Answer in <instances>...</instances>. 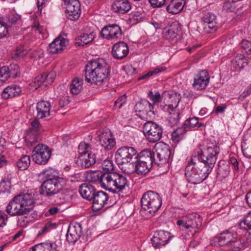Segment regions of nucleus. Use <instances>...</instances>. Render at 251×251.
I'll return each instance as SVG.
<instances>
[{
  "label": "nucleus",
  "instance_id": "obj_19",
  "mask_svg": "<svg viewBox=\"0 0 251 251\" xmlns=\"http://www.w3.org/2000/svg\"><path fill=\"white\" fill-rule=\"evenodd\" d=\"M171 238L170 233L160 230L155 232L151 239V243L154 248H159L166 245Z\"/></svg>",
  "mask_w": 251,
  "mask_h": 251
},
{
  "label": "nucleus",
  "instance_id": "obj_48",
  "mask_svg": "<svg viewBox=\"0 0 251 251\" xmlns=\"http://www.w3.org/2000/svg\"><path fill=\"white\" fill-rule=\"evenodd\" d=\"M41 174L47 177V179H58L60 178L57 176V172L51 168L44 170Z\"/></svg>",
  "mask_w": 251,
  "mask_h": 251
},
{
  "label": "nucleus",
  "instance_id": "obj_7",
  "mask_svg": "<svg viewBox=\"0 0 251 251\" xmlns=\"http://www.w3.org/2000/svg\"><path fill=\"white\" fill-rule=\"evenodd\" d=\"M51 151L49 148L43 144H38L32 151L33 160L40 165L46 164L50 159Z\"/></svg>",
  "mask_w": 251,
  "mask_h": 251
},
{
  "label": "nucleus",
  "instance_id": "obj_9",
  "mask_svg": "<svg viewBox=\"0 0 251 251\" xmlns=\"http://www.w3.org/2000/svg\"><path fill=\"white\" fill-rule=\"evenodd\" d=\"M148 96L152 101L154 105L162 101L164 102L166 101L167 102L176 104V106L180 100L179 94H177L176 93L171 94L168 92H164L160 95L158 92L153 94V92L151 91L148 93Z\"/></svg>",
  "mask_w": 251,
  "mask_h": 251
},
{
  "label": "nucleus",
  "instance_id": "obj_62",
  "mask_svg": "<svg viewBox=\"0 0 251 251\" xmlns=\"http://www.w3.org/2000/svg\"><path fill=\"white\" fill-rule=\"evenodd\" d=\"M8 216L4 213H0V227H3L6 225Z\"/></svg>",
  "mask_w": 251,
  "mask_h": 251
},
{
  "label": "nucleus",
  "instance_id": "obj_50",
  "mask_svg": "<svg viewBox=\"0 0 251 251\" xmlns=\"http://www.w3.org/2000/svg\"><path fill=\"white\" fill-rule=\"evenodd\" d=\"M234 251H239L242 249L244 245L239 239H237V235L236 236V239L233 240L232 243L229 246Z\"/></svg>",
  "mask_w": 251,
  "mask_h": 251
},
{
  "label": "nucleus",
  "instance_id": "obj_21",
  "mask_svg": "<svg viewBox=\"0 0 251 251\" xmlns=\"http://www.w3.org/2000/svg\"><path fill=\"white\" fill-rule=\"evenodd\" d=\"M203 26L205 32H211V30H216L217 21L215 15L211 13H207L202 17Z\"/></svg>",
  "mask_w": 251,
  "mask_h": 251
},
{
  "label": "nucleus",
  "instance_id": "obj_34",
  "mask_svg": "<svg viewBox=\"0 0 251 251\" xmlns=\"http://www.w3.org/2000/svg\"><path fill=\"white\" fill-rule=\"evenodd\" d=\"M199 119L196 117L190 118L187 119L184 123L183 131L184 132H186L187 131L191 130L195 126L198 127L201 126H204V125L202 123H199Z\"/></svg>",
  "mask_w": 251,
  "mask_h": 251
},
{
  "label": "nucleus",
  "instance_id": "obj_44",
  "mask_svg": "<svg viewBox=\"0 0 251 251\" xmlns=\"http://www.w3.org/2000/svg\"><path fill=\"white\" fill-rule=\"evenodd\" d=\"M244 56L242 54H240L236 56L234 60L232 61L233 66L237 69L240 70L244 67L245 62Z\"/></svg>",
  "mask_w": 251,
  "mask_h": 251
},
{
  "label": "nucleus",
  "instance_id": "obj_13",
  "mask_svg": "<svg viewBox=\"0 0 251 251\" xmlns=\"http://www.w3.org/2000/svg\"><path fill=\"white\" fill-rule=\"evenodd\" d=\"M237 234L230 232H223L219 236L214 237L210 241V245L213 246H223L226 245L229 246L233 240L236 239Z\"/></svg>",
  "mask_w": 251,
  "mask_h": 251
},
{
  "label": "nucleus",
  "instance_id": "obj_61",
  "mask_svg": "<svg viewBox=\"0 0 251 251\" xmlns=\"http://www.w3.org/2000/svg\"><path fill=\"white\" fill-rule=\"evenodd\" d=\"M126 96V95H123L119 97L115 102L114 106L116 107L118 104H120L119 108H121L123 104L125 102Z\"/></svg>",
  "mask_w": 251,
  "mask_h": 251
},
{
  "label": "nucleus",
  "instance_id": "obj_10",
  "mask_svg": "<svg viewBox=\"0 0 251 251\" xmlns=\"http://www.w3.org/2000/svg\"><path fill=\"white\" fill-rule=\"evenodd\" d=\"M153 156L156 158L154 160L158 165L163 164L168 161L171 155V151L168 145L162 142L156 143L154 147Z\"/></svg>",
  "mask_w": 251,
  "mask_h": 251
},
{
  "label": "nucleus",
  "instance_id": "obj_8",
  "mask_svg": "<svg viewBox=\"0 0 251 251\" xmlns=\"http://www.w3.org/2000/svg\"><path fill=\"white\" fill-rule=\"evenodd\" d=\"M143 132L150 142L154 143L159 141L162 137L161 127L156 123L148 121L143 126Z\"/></svg>",
  "mask_w": 251,
  "mask_h": 251
},
{
  "label": "nucleus",
  "instance_id": "obj_3",
  "mask_svg": "<svg viewBox=\"0 0 251 251\" xmlns=\"http://www.w3.org/2000/svg\"><path fill=\"white\" fill-rule=\"evenodd\" d=\"M34 200L31 194H19L14 197L6 208V212L11 216L27 214L33 208Z\"/></svg>",
  "mask_w": 251,
  "mask_h": 251
},
{
  "label": "nucleus",
  "instance_id": "obj_15",
  "mask_svg": "<svg viewBox=\"0 0 251 251\" xmlns=\"http://www.w3.org/2000/svg\"><path fill=\"white\" fill-rule=\"evenodd\" d=\"M209 78L208 72L205 70H201L195 75L193 86L197 90L205 89L209 83Z\"/></svg>",
  "mask_w": 251,
  "mask_h": 251
},
{
  "label": "nucleus",
  "instance_id": "obj_52",
  "mask_svg": "<svg viewBox=\"0 0 251 251\" xmlns=\"http://www.w3.org/2000/svg\"><path fill=\"white\" fill-rule=\"evenodd\" d=\"M101 167L105 172H113L114 167L111 160H105L101 164Z\"/></svg>",
  "mask_w": 251,
  "mask_h": 251
},
{
  "label": "nucleus",
  "instance_id": "obj_24",
  "mask_svg": "<svg viewBox=\"0 0 251 251\" xmlns=\"http://www.w3.org/2000/svg\"><path fill=\"white\" fill-rule=\"evenodd\" d=\"M50 104L49 101L41 100L37 103V117L38 119H43L50 115Z\"/></svg>",
  "mask_w": 251,
  "mask_h": 251
},
{
  "label": "nucleus",
  "instance_id": "obj_60",
  "mask_svg": "<svg viewBox=\"0 0 251 251\" xmlns=\"http://www.w3.org/2000/svg\"><path fill=\"white\" fill-rule=\"evenodd\" d=\"M124 70L128 75H133L136 71V69L131 65H127L123 68Z\"/></svg>",
  "mask_w": 251,
  "mask_h": 251
},
{
  "label": "nucleus",
  "instance_id": "obj_14",
  "mask_svg": "<svg viewBox=\"0 0 251 251\" xmlns=\"http://www.w3.org/2000/svg\"><path fill=\"white\" fill-rule=\"evenodd\" d=\"M66 37V35L65 33L60 34L50 44L48 48L49 52L52 53H57L64 50L69 42Z\"/></svg>",
  "mask_w": 251,
  "mask_h": 251
},
{
  "label": "nucleus",
  "instance_id": "obj_12",
  "mask_svg": "<svg viewBox=\"0 0 251 251\" xmlns=\"http://www.w3.org/2000/svg\"><path fill=\"white\" fill-rule=\"evenodd\" d=\"M176 104L172 103L161 105V109L169 113L167 117L168 121L170 125L172 126H176L179 122L180 113L176 108L177 105Z\"/></svg>",
  "mask_w": 251,
  "mask_h": 251
},
{
  "label": "nucleus",
  "instance_id": "obj_37",
  "mask_svg": "<svg viewBox=\"0 0 251 251\" xmlns=\"http://www.w3.org/2000/svg\"><path fill=\"white\" fill-rule=\"evenodd\" d=\"M115 177L117 178L115 180L114 187L119 191H122L125 188L126 186L127 185V180L126 178L123 175L118 173H116Z\"/></svg>",
  "mask_w": 251,
  "mask_h": 251
},
{
  "label": "nucleus",
  "instance_id": "obj_64",
  "mask_svg": "<svg viewBox=\"0 0 251 251\" xmlns=\"http://www.w3.org/2000/svg\"><path fill=\"white\" fill-rule=\"evenodd\" d=\"M64 1L66 6L75 5V8L77 7V3H79L78 0H64Z\"/></svg>",
  "mask_w": 251,
  "mask_h": 251
},
{
  "label": "nucleus",
  "instance_id": "obj_42",
  "mask_svg": "<svg viewBox=\"0 0 251 251\" xmlns=\"http://www.w3.org/2000/svg\"><path fill=\"white\" fill-rule=\"evenodd\" d=\"M30 163V157L25 155L23 156L17 162V166L21 170H25L28 167Z\"/></svg>",
  "mask_w": 251,
  "mask_h": 251
},
{
  "label": "nucleus",
  "instance_id": "obj_53",
  "mask_svg": "<svg viewBox=\"0 0 251 251\" xmlns=\"http://www.w3.org/2000/svg\"><path fill=\"white\" fill-rule=\"evenodd\" d=\"M9 71L6 69V66H3L0 69V81L4 82L11 77Z\"/></svg>",
  "mask_w": 251,
  "mask_h": 251
},
{
  "label": "nucleus",
  "instance_id": "obj_33",
  "mask_svg": "<svg viewBox=\"0 0 251 251\" xmlns=\"http://www.w3.org/2000/svg\"><path fill=\"white\" fill-rule=\"evenodd\" d=\"M66 14L68 19L71 20H76L79 17L80 12V3H77V7L75 8V5L67 6L66 7Z\"/></svg>",
  "mask_w": 251,
  "mask_h": 251
},
{
  "label": "nucleus",
  "instance_id": "obj_38",
  "mask_svg": "<svg viewBox=\"0 0 251 251\" xmlns=\"http://www.w3.org/2000/svg\"><path fill=\"white\" fill-rule=\"evenodd\" d=\"M229 166L225 161H220L218 164L217 173L222 177L225 178L229 174Z\"/></svg>",
  "mask_w": 251,
  "mask_h": 251
},
{
  "label": "nucleus",
  "instance_id": "obj_17",
  "mask_svg": "<svg viewBox=\"0 0 251 251\" xmlns=\"http://www.w3.org/2000/svg\"><path fill=\"white\" fill-rule=\"evenodd\" d=\"M108 195L106 192L100 191L97 192L93 197L92 209L95 211H99L107 204Z\"/></svg>",
  "mask_w": 251,
  "mask_h": 251
},
{
  "label": "nucleus",
  "instance_id": "obj_41",
  "mask_svg": "<svg viewBox=\"0 0 251 251\" xmlns=\"http://www.w3.org/2000/svg\"><path fill=\"white\" fill-rule=\"evenodd\" d=\"M134 108L136 112H142L146 108L150 110L152 108V106L150 102L147 100H142L141 101L138 102L135 105Z\"/></svg>",
  "mask_w": 251,
  "mask_h": 251
},
{
  "label": "nucleus",
  "instance_id": "obj_30",
  "mask_svg": "<svg viewBox=\"0 0 251 251\" xmlns=\"http://www.w3.org/2000/svg\"><path fill=\"white\" fill-rule=\"evenodd\" d=\"M184 3V0H172L167 7V10L173 14H178L183 9Z\"/></svg>",
  "mask_w": 251,
  "mask_h": 251
},
{
  "label": "nucleus",
  "instance_id": "obj_11",
  "mask_svg": "<svg viewBox=\"0 0 251 251\" xmlns=\"http://www.w3.org/2000/svg\"><path fill=\"white\" fill-rule=\"evenodd\" d=\"M138 157L137 151L133 147H123L119 149L116 153V159L120 161H135Z\"/></svg>",
  "mask_w": 251,
  "mask_h": 251
},
{
  "label": "nucleus",
  "instance_id": "obj_20",
  "mask_svg": "<svg viewBox=\"0 0 251 251\" xmlns=\"http://www.w3.org/2000/svg\"><path fill=\"white\" fill-rule=\"evenodd\" d=\"M129 53L128 45L124 42H119L113 46L112 54L117 59H122L125 58Z\"/></svg>",
  "mask_w": 251,
  "mask_h": 251
},
{
  "label": "nucleus",
  "instance_id": "obj_43",
  "mask_svg": "<svg viewBox=\"0 0 251 251\" xmlns=\"http://www.w3.org/2000/svg\"><path fill=\"white\" fill-rule=\"evenodd\" d=\"M239 226L242 229H251V212L248 213L244 220L239 223Z\"/></svg>",
  "mask_w": 251,
  "mask_h": 251
},
{
  "label": "nucleus",
  "instance_id": "obj_36",
  "mask_svg": "<svg viewBox=\"0 0 251 251\" xmlns=\"http://www.w3.org/2000/svg\"><path fill=\"white\" fill-rule=\"evenodd\" d=\"M83 79L78 77L75 78L70 84L71 93L74 95L79 94L82 89Z\"/></svg>",
  "mask_w": 251,
  "mask_h": 251
},
{
  "label": "nucleus",
  "instance_id": "obj_4",
  "mask_svg": "<svg viewBox=\"0 0 251 251\" xmlns=\"http://www.w3.org/2000/svg\"><path fill=\"white\" fill-rule=\"evenodd\" d=\"M141 203L142 210L148 213L150 216H152L161 207L162 200L157 193L149 191L143 194Z\"/></svg>",
  "mask_w": 251,
  "mask_h": 251
},
{
  "label": "nucleus",
  "instance_id": "obj_32",
  "mask_svg": "<svg viewBox=\"0 0 251 251\" xmlns=\"http://www.w3.org/2000/svg\"><path fill=\"white\" fill-rule=\"evenodd\" d=\"M153 153L151 152L149 150H145L142 151L139 154L136 160H139V162L142 163H146L148 164V165H152L153 160Z\"/></svg>",
  "mask_w": 251,
  "mask_h": 251
},
{
  "label": "nucleus",
  "instance_id": "obj_29",
  "mask_svg": "<svg viewBox=\"0 0 251 251\" xmlns=\"http://www.w3.org/2000/svg\"><path fill=\"white\" fill-rule=\"evenodd\" d=\"M178 26L176 23H173L163 28L162 34L167 39H174L178 35Z\"/></svg>",
  "mask_w": 251,
  "mask_h": 251
},
{
  "label": "nucleus",
  "instance_id": "obj_18",
  "mask_svg": "<svg viewBox=\"0 0 251 251\" xmlns=\"http://www.w3.org/2000/svg\"><path fill=\"white\" fill-rule=\"evenodd\" d=\"M77 163L82 168H87L92 166L96 163L95 154L89 152L87 151L80 152Z\"/></svg>",
  "mask_w": 251,
  "mask_h": 251
},
{
  "label": "nucleus",
  "instance_id": "obj_47",
  "mask_svg": "<svg viewBox=\"0 0 251 251\" xmlns=\"http://www.w3.org/2000/svg\"><path fill=\"white\" fill-rule=\"evenodd\" d=\"M137 114L141 119L148 121L151 119V117L154 116V113L152 111V108H151L150 110L146 108L142 112H138Z\"/></svg>",
  "mask_w": 251,
  "mask_h": 251
},
{
  "label": "nucleus",
  "instance_id": "obj_45",
  "mask_svg": "<svg viewBox=\"0 0 251 251\" xmlns=\"http://www.w3.org/2000/svg\"><path fill=\"white\" fill-rule=\"evenodd\" d=\"M6 69L9 71V74L11 77L15 78L19 76L20 71L19 66L16 64H11L8 67H6Z\"/></svg>",
  "mask_w": 251,
  "mask_h": 251
},
{
  "label": "nucleus",
  "instance_id": "obj_2",
  "mask_svg": "<svg viewBox=\"0 0 251 251\" xmlns=\"http://www.w3.org/2000/svg\"><path fill=\"white\" fill-rule=\"evenodd\" d=\"M109 74L110 67L103 59L92 60L86 65L85 80L91 84L101 85L107 80Z\"/></svg>",
  "mask_w": 251,
  "mask_h": 251
},
{
  "label": "nucleus",
  "instance_id": "obj_59",
  "mask_svg": "<svg viewBox=\"0 0 251 251\" xmlns=\"http://www.w3.org/2000/svg\"><path fill=\"white\" fill-rule=\"evenodd\" d=\"M149 1L153 7H159L165 4L166 0H149Z\"/></svg>",
  "mask_w": 251,
  "mask_h": 251
},
{
  "label": "nucleus",
  "instance_id": "obj_49",
  "mask_svg": "<svg viewBox=\"0 0 251 251\" xmlns=\"http://www.w3.org/2000/svg\"><path fill=\"white\" fill-rule=\"evenodd\" d=\"M182 128H178L172 133V139L175 143H178L182 138V135L185 133Z\"/></svg>",
  "mask_w": 251,
  "mask_h": 251
},
{
  "label": "nucleus",
  "instance_id": "obj_40",
  "mask_svg": "<svg viewBox=\"0 0 251 251\" xmlns=\"http://www.w3.org/2000/svg\"><path fill=\"white\" fill-rule=\"evenodd\" d=\"M94 36L92 34H83L82 35L78 37V39H76L75 45L78 46L87 45L91 42L94 39Z\"/></svg>",
  "mask_w": 251,
  "mask_h": 251
},
{
  "label": "nucleus",
  "instance_id": "obj_28",
  "mask_svg": "<svg viewBox=\"0 0 251 251\" xmlns=\"http://www.w3.org/2000/svg\"><path fill=\"white\" fill-rule=\"evenodd\" d=\"M21 92V88L17 85H12L6 87L3 91L1 96L4 99L18 96Z\"/></svg>",
  "mask_w": 251,
  "mask_h": 251
},
{
  "label": "nucleus",
  "instance_id": "obj_35",
  "mask_svg": "<svg viewBox=\"0 0 251 251\" xmlns=\"http://www.w3.org/2000/svg\"><path fill=\"white\" fill-rule=\"evenodd\" d=\"M103 175L104 172L100 171H90L87 173V179L90 182H99L101 185Z\"/></svg>",
  "mask_w": 251,
  "mask_h": 251
},
{
  "label": "nucleus",
  "instance_id": "obj_56",
  "mask_svg": "<svg viewBox=\"0 0 251 251\" xmlns=\"http://www.w3.org/2000/svg\"><path fill=\"white\" fill-rule=\"evenodd\" d=\"M8 34V30L6 25L0 22V39L6 37Z\"/></svg>",
  "mask_w": 251,
  "mask_h": 251
},
{
  "label": "nucleus",
  "instance_id": "obj_25",
  "mask_svg": "<svg viewBox=\"0 0 251 251\" xmlns=\"http://www.w3.org/2000/svg\"><path fill=\"white\" fill-rule=\"evenodd\" d=\"M112 9L117 13L124 14L131 9V5L127 0H116L112 5Z\"/></svg>",
  "mask_w": 251,
  "mask_h": 251
},
{
  "label": "nucleus",
  "instance_id": "obj_58",
  "mask_svg": "<svg viewBox=\"0 0 251 251\" xmlns=\"http://www.w3.org/2000/svg\"><path fill=\"white\" fill-rule=\"evenodd\" d=\"M35 83H37L39 86L43 83L46 84L45 73L38 75L35 78L34 81Z\"/></svg>",
  "mask_w": 251,
  "mask_h": 251
},
{
  "label": "nucleus",
  "instance_id": "obj_57",
  "mask_svg": "<svg viewBox=\"0 0 251 251\" xmlns=\"http://www.w3.org/2000/svg\"><path fill=\"white\" fill-rule=\"evenodd\" d=\"M40 246V248L42 249L43 251H56L55 248L53 249V244L48 243H42L37 244Z\"/></svg>",
  "mask_w": 251,
  "mask_h": 251
},
{
  "label": "nucleus",
  "instance_id": "obj_54",
  "mask_svg": "<svg viewBox=\"0 0 251 251\" xmlns=\"http://www.w3.org/2000/svg\"><path fill=\"white\" fill-rule=\"evenodd\" d=\"M241 47L246 53L251 57V42L248 40H243L241 43Z\"/></svg>",
  "mask_w": 251,
  "mask_h": 251
},
{
  "label": "nucleus",
  "instance_id": "obj_39",
  "mask_svg": "<svg viewBox=\"0 0 251 251\" xmlns=\"http://www.w3.org/2000/svg\"><path fill=\"white\" fill-rule=\"evenodd\" d=\"M136 173L138 175H145L149 172L152 165H148L146 163H142L136 160Z\"/></svg>",
  "mask_w": 251,
  "mask_h": 251
},
{
  "label": "nucleus",
  "instance_id": "obj_55",
  "mask_svg": "<svg viewBox=\"0 0 251 251\" xmlns=\"http://www.w3.org/2000/svg\"><path fill=\"white\" fill-rule=\"evenodd\" d=\"M55 76L56 74L54 72H50L48 74L45 73L46 84H45V85L47 86L48 84H51L53 82Z\"/></svg>",
  "mask_w": 251,
  "mask_h": 251
},
{
  "label": "nucleus",
  "instance_id": "obj_22",
  "mask_svg": "<svg viewBox=\"0 0 251 251\" xmlns=\"http://www.w3.org/2000/svg\"><path fill=\"white\" fill-rule=\"evenodd\" d=\"M81 227L80 225L70 226L66 234V239L70 243H74L80 237Z\"/></svg>",
  "mask_w": 251,
  "mask_h": 251
},
{
  "label": "nucleus",
  "instance_id": "obj_27",
  "mask_svg": "<svg viewBox=\"0 0 251 251\" xmlns=\"http://www.w3.org/2000/svg\"><path fill=\"white\" fill-rule=\"evenodd\" d=\"M99 141L101 146L106 150H111L115 145L114 139L107 132H103L99 135Z\"/></svg>",
  "mask_w": 251,
  "mask_h": 251
},
{
  "label": "nucleus",
  "instance_id": "obj_6",
  "mask_svg": "<svg viewBox=\"0 0 251 251\" xmlns=\"http://www.w3.org/2000/svg\"><path fill=\"white\" fill-rule=\"evenodd\" d=\"M66 185V180L63 178L47 179L42 184L40 194L49 197L57 194Z\"/></svg>",
  "mask_w": 251,
  "mask_h": 251
},
{
  "label": "nucleus",
  "instance_id": "obj_46",
  "mask_svg": "<svg viewBox=\"0 0 251 251\" xmlns=\"http://www.w3.org/2000/svg\"><path fill=\"white\" fill-rule=\"evenodd\" d=\"M166 68L163 67H160L154 69L153 70L149 72L147 74L140 76L138 80L146 79L148 80L149 78L154 75H156L160 72H162L165 70Z\"/></svg>",
  "mask_w": 251,
  "mask_h": 251
},
{
  "label": "nucleus",
  "instance_id": "obj_31",
  "mask_svg": "<svg viewBox=\"0 0 251 251\" xmlns=\"http://www.w3.org/2000/svg\"><path fill=\"white\" fill-rule=\"evenodd\" d=\"M121 169L125 173L131 174L136 172L135 160L132 161H120L118 162Z\"/></svg>",
  "mask_w": 251,
  "mask_h": 251
},
{
  "label": "nucleus",
  "instance_id": "obj_63",
  "mask_svg": "<svg viewBox=\"0 0 251 251\" xmlns=\"http://www.w3.org/2000/svg\"><path fill=\"white\" fill-rule=\"evenodd\" d=\"M9 187V182L6 181L5 180H2L0 182V190L4 192L8 190Z\"/></svg>",
  "mask_w": 251,
  "mask_h": 251
},
{
  "label": "nucleus",
  "instance_id": "obj_26",
  "mask_svg": "<svg viewBox=\"0 0 251 251\" xmlns=\"http://www.w3.org/2000/svg\"><path fill=\"white\" fill-rule=\"evenodd\" d=\"M116 172H104L103 179H102V183L101 186L105 189L108 190H112L114 187L115 180L117 178L115 177Z\"/></svg>",
  "mask_w": 251,
  "mask_h": 251
},
{
  "label": "nucleus",
  "instance_id": "obj_16",
  "mask_svg": "<svg viewBox=\"0 0 251 251\" xmlns=\"http://www.w3.org/2000/svg\"><path fill=\"white\" fill-rule=\"evenodd\" d=\"M122 34L121 27L116 24L104 26L101 30V36L106 39H117Z\"/></svg>",
  "mask_w": 251,
  "mask_h": 251
},
{
  "label": "nucleus",
  "instance_id": "obj_23",
  "mask_svg": "<svg viewBox=\"0 0 251 251\" xmlns=\"http://www.w3.org/2000/svg\"><path fill=\"white\" fill-rule=\"evenodd\" d=\"M79 192L83 198L89 201H91L97 193L94 186L89 183H84L81 184L79 186Z\"/></svg>",
  "mask_w": 251,
  "mask_h": 251
},
{
  "label": "nucleus",
  "instance_id": "obj_5",
  "mask_svg": "<svg viewBox=\"0 0 251 251\" xmlns=\"http://www.w3.org/2000/svg\"><path fill=\"white\" fill-rule=\"evenodd\" d=\"M177 225L188 230L187 234L193 237L198 232V228L201 226L202 219L197 213H191L183 216L177 221Z\"/></svg>",
  "mask_w": 251,
  "mask_h": 251
},
{
  "label": "nucleus",
  "instance_id": "obj_1",
  "mask_svg": "<svg viewBox=\"0 0 251 251\" xmlns=\"http://www.w3.org/2000/svg\"><path fill=\"white\" fill-rule=\"evenodd\" d=\"M219 153V148L213 145L193 156L186 166L185 175L189 182L199 184L205 180L211 172Z\"/></svg>",
  "mask_w": 251,
  "mask_h": 251
},
{
  "label": "nucleus",
  "instance_id": "obj_51",
  "mask_svg": "<svg viewBox=\"0 0 251 251\" xmlns=\"http://www.w3.org/2000/svg\"><path fill=\"white\" fill-rule=\"evenodd\" d=\"M25 140L27 145L29 146H32L37 141L36 135L31 132H28L26 134V135L25 136Z\"/></svg>",
  "mask_w": 251,
  "mask_h": 251
}]
</instances>
